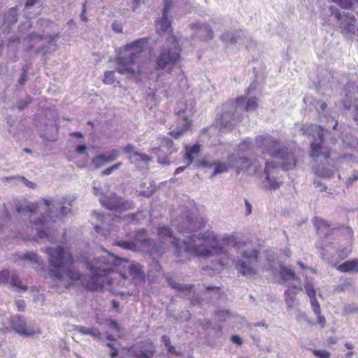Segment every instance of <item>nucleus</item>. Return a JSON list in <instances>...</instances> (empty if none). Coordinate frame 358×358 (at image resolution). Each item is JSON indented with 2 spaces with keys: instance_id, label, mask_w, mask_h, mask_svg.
Returning <instances> with one entry per match:
<instances>
[{
  "instance_id": "nucleus-21",
  "label": "nucleus",
  "mask_w": 358,
  "mask_h": 358,
  "mask_svg": "<svg viewBox=\"0 0 358 358\" xmlns=\"http://www.w3.org/2000/svg\"><path fill=\"white\" fill-rule=\"evenodd\" d=\"M335 17L339 22V27L343 34H354L356 18L349 12L336 13Z\"/></svg>"
},
{
  "instance_id": "nucleus-20",
  "label": "nucleus",
  "mask_w": 358,
  "mask_h": 358,
  "mask_svg": "<svg viewBox=\"0 0 358 358\" xmlns=\"http://www.w3.org/2000/svg\"><path fill=\"white\" fill-rule=\"evenodd\" d=\"M172 2L171 0H164V6L162 10V17H159L156 22V28L161 35L169 34L171 33L172 29L171 26V20L168 14L171 9Z\"/></svg>"
},
{
  "instance_id": "nucleus-53",
  "label": "nucleus",
  "mask_w": 358,
  "mask_h": 358,
  "mask_svg": "<svg viewBox=\"0 0 358 358\" xmlns=\"http://www.w3.org/2000/svg\"><path fill=\"white\" fill-rule=\"evenodd\" d=\"M15 306H17V311L23 312L24 311L25 303L22 300H18L15 301Z\"/></svg>"
},
{
  "instance_id": "nucleus-5",
  "label": "nucleus",
  "mask_w": 358,
  "mask_h": 358,
  "mask_svg": "<svg viewBox=\"0 0 358 358\" xmlns=\"http://www.w3.org/2000/svg\"><path fill=\"white\" fill-rule=\"evenodd\" d=\"M147 47L148 40L140 38L120 48L115 71L129 78H138L145 73L143 55Z\"/></svg>"
},
{
  "instance_id": "nucleus-25",
  "label": "nucleus",
  "mask_w": 358,
  "mask_h": 358,
  "mask_svg": "<svg viewBox=\"0 0 358 358\" xmlns=\"http://www.w3.org/2000/svg\"><path fill=\"white\" fill-rule=\"evenodd\" d=\"M234 102L236 106V112L239 113V114L244 111H255L258 106L257 100L255 98H249L247 99L245 97L241 96L236 99Z\"/></svg>"
},
{
  "instance_id": "nucleus-55",
  "label": "nucleus",
  "mask_w": 358,
  "mask_h": 358,
  "mask_svg": "<svg viewBox=\"0 0 358 358\" xmlns=\"http://www.w3.org/2000/svg\"><path fill=\"white\" fill-rule=\"evenodd\" d=\"M143 215L144 217L146 216L144 211L138 212L136 214H131V215H128V219L129 221L131 220V222H134L135 220V219L138 220V218H136V217L143 216Z\"/></svg>"
},
{
  "instance_id": "nucleus-11",
  "label": "nucleus",
  "mask_w": 358,
  "mask_h": 358,
  "mask_svg": "<svg viewBox=\"0 0 358 358\" xmlns=\"http://www.w3.org/2000/svg\"><path fill=\"white\" fill-rule=\"evenodd\" d=\"M112 261H114L117 266H122V269L128 273L131 279V284L135 285L141 283L145 280V271L143 266L135 262H129L127 259L120 258L119 257H110Z\"/></svg>"
},
{
  "instance_id": "nucleus-28",
  "label": "nucleus",
  "mask_w": 358,
  "mask_h": 358,
  "mask_svg": "<svg viewBox=\"0 0 358 358\" xmlns=\"http://www.w3.org/2000/svg\"><path fill=\"white\" fill-rule=\"evenodd\" d=\"M166 280L169 285L178 292L182 296L190 299L191 294L193 292V287L192 285L178 283L171 277H166Z\"/></svg>"
},
{
  "instance_id": "nucleus-40",
  "label": "nucleus",
  "mask_w": 358,
  "mask_h": 358,
  "mask_svg": "<svg viewBox=\"0 0 358 358\" xmlns=\"http://www.w3.org/2000/svg\"><path fill=\"white\" fill-rule=\"evenodd\" d=\"M94 229L97 234H101L105 238H108L112 236H115L114 232L115 231V229H113V227L110 228V229H103V228L96 225V226H95Z\"/></svg>"
},
{
  "instance_id": "nucleus-16",
  "label": "nucleus",
  "mask_w": 358,
  "mask_h": 358,
  "mask_svg": "<svg viewBox=\"0 0 358 358\" xmlns=\"http://www.w3.org/2000/svg\"><path fill=\"white\" fill-rule=\"evenodd\" d=\"M99 201L106 208L118 213L131 209L134 206L132 201L124 200L115 194H111L110 196H101Z\"/></svg>"
},
{
  "instance_id": "nucleus-33",
  "label": "nucleus",
  "mask_w": 358,
  "mask_h": 358,
  "mask_svg": "<svg viewBox=\"0 0 358 358\" xmlns=\"http://www.w3.org/2000/svg\"><path fill=\"white\" fill-rule=\"evenodd\" d=\"M313 223L318 231H320L325 235L327 234L330 225L327 223V221L321 218L315 217L313 219Z\"/></svg>"
},
{
  "instance_id": "nucleus-13",
  "label": "nucleus",
  "mask_w": 358,
  "mask_h": 358,
  "mask_svg": "<svg viewBox=\"0 0 358 358\" xmlns=\"http://www.w3.org/2000/svg\"><path fill=\"white\" fill-rule=\"evenodd\" d=\"M221 40L227 44L234 45L240 43L247 49L255 48L257 43L247 31L239 30L236 31H226L221 36Z\"/></svg>"
},
{
  "instance_id": "nucleus-32",
  "label": "nucleus",
  "mask_w": 358,
  "mask_h": 358,
  "mask_svg": "<svg viewBox=\"0 0 358 358\" xmlns=\"http://www.w3.org/2000/svg\"><path fill=\"white\" fill-rule=\"evenodd\" d=\"M338 270L341 272H356L358 271V261H348L339 265Z\"/></svg>"
},
{
  "instance_id": "nucleus-56",
  "label": "nucleus",
  "mask_w": 358,
  "mask_h": 358,
  "mask_svg": "<svg viewBox=\"0 0 358 358\" xmlns=\"http://www.w3.org/2000/svg\"><path fill=\"white\" fill-rule=\"evenodd\" d=\"M112 28L117 33H121L122 31V25L118 22H113L112 24Z\"/></svg>"
},
{
  "instance_id": "nucleus-58",
  "label": "nucleus",
  "mask_w": 358,
  "mask_h": 358,
  "mask_svg": "<svg viewBox=\"0 0 358 358\" xmlns=\"http://www.w3.org/2000/svg\"><path fill=\"white\" fill-rule=\"evenodd\" d=\"M231 341L239 346L242 345V339L238 336H231Z\"/></svg>"
},
{
  "instance_id": "nucleus-49",
  "label": "nucleus",
  "mask_w": 358,
  "mask_h": 358,
  "mask_svg": "<svg viewBox=\"0 0 358 358\" xmlns=\"http://www.w3.org/2000/svg\"><path fill=\"white\" fill-rule=\"evenodd\" d=\"M331 1L345 9L351 8L352 5V0H331Z\"/></svg>"
},
{
  "instance_id": "nucleus-35",
  "label": "nucleus",
  "mask_w": 358,
  "mask_h": 358,
  "mask_svg": "<svg viewBox=\"0 0 358 358\" xmlns=\"http://www.w3.org/2000/svg\"><path fill=\"white\" fill-rule=\"evenodd\" d=\"M220 242L224 245H236L237 244L235 234H224L220 238Z\"/></svg>"
},
{
  "instance_id": "nucleus-24",
  "label": "nucleus",
  "mask_w": 358,
  "mask_h": 358,
  "mask_svg": "<svg viewBox=\"0 0 358 358\" xmlns=\"http://www.w3.org/2000/svg\"><path fill=\"white\" fill-rule=\"evenodd\" d=\"M120 156V151L113 149L106 153L96 155L92 160V164L95 168H100L106 164L115 161Z\"/></svg>"
},
{
  "instance_id": "nucleus-8",
  "label": "nucleus",
  "mask_w": 358,
  "mask_h": 358,
  "mask_svg": "<svg viewBox=\"0 0 358 358\" xmlns=\"http://www.w3.org/2000/svg\"><path fill=\"white\" fill-rule=\"evenodd\" d=\"M241 258L236 264L238 272L246 278H252L258 273L259 252L252 248H247L240 252Z\"/></svg>"
},
{
  "instance_id": "nucleus-19",
  "label": "nucleus",
  "mask_w": 358,
  "mask_h": 358,
  "mask_svg": "<svg viewBox=\"0 0 358 358\" xmlns=\"http://www.w3.org/2000/svg\"><path fill=\"white\" fill-rule=\"evenodd\" d=\"M264 171V180L262 181L264 186L271 189H276L279 187L277 182L278 166L273 162H266Z\"/></svg>"
},
{
  "instance_id": "nucleus-14",
  "label": "nucleus",
  "mask_w": 358,
  "mask_h": 358,
  "mask_svg": "<svg viewBox=\"0 0 358 358\" xmlns=\"http://www.w3.org/2000/svg\"><path fill=\"white\" fill-rule=\"evenodd\" d=\"M341 104L344 108L350 110L355 113L354 119L358 122V85L348 83Z\"/></svg>"
},
{
  "instance_id": "nucleus-51",
  "label": "nucleus",
  "mask_w": 358,
  "mask_h": 358,
  "mask_svg": "<svg viewBox=\"0 0 358 358\" xmlns=\"http://www.w3.org/2000/svg\"><path fill=\"white\" fill-rule=\"evenodd\" d=\"M146 102L148 104H151L150 108H152V106H155L157 103V94L155 93L148 94L146 97Z\"/></svg>"
},
{
  "instance_id": "nucleus-1",
  "label": "nucleus",
  "mask_w": 358,
  "mask_h": 358,
  "mask_svg": "<svg viewBox=\"0 0 358 358\" xmlns=\"http://www.w3.org/2000/svg\"><path fill=\"white\" fill-rule=\"evenodd\" d=\"M206 224V220L197 216L195 209L182 212L172 221V225L177 229L178 231L184 234L196 233ZM158 236L163 244V246L160 245L159 248L150 239L145 238L144 230L133 233L132 240L117 241L114 244L124 250L150 254L163 252L169 245H171L176 249L175 253L177 257L183 256V253L189 257L216 256L219 259L203 268V270H211L215 273H220L233 261L231 255L219 245V241L213 231H207L198 234H193L182 242H180L173 235L169 227L163 226L158 228Z\"/></svg>"
},
{
  "instance_id": "nucleus-31",
  "label": "nucleus",
  "mask_w": 358,
  "mask_h": 358,
  "mask_svg": "<svg viewBox=\"0 0 358 358\" xmlns=\"http://www.w3.org/2000/svg\"><path fill=\"white\" fill-rule=\"evenodd\" d=\"M162 343H164V346H166V350H168L169 353L173 356H177L178 358H194L192 355H188L187 357H184L181 352H178L175 347H173L171 344V339L167 336H164L162 338Z\"/></svg>"
},
{
  "instance_id": "nucleus-26",
  "label": "nucleus",
  "mask_w": 358,
  "mask_h": 358,
  "mask_svg": "<svg viewBox=\"0 0 358 358\" xmlns=\"http://www.w3.org/2000/svg\"><path fill=\"white\" fill-rule=\"evenodd\" d=\"M196 37L201 41H209L213 38V32L210 27L204 23H195L191 24Z\"/></svg>"
},
{
  "instance_id": "nucleus-42",
  "label": "nucleus",
  "mask_w": 358,
  "mask_h": 358,
  "mask_svg": "<svg viewBox=\"0 0 358 358\" xmlns=\"http://www.w3.org/2000/svg\"><path fill=\"white\" fill-rule=\"evenodd\" d=\"M229 164L227 163V165L224 163H217L215 164V171L213 173L212 176H214L216 174L222 173L224 172H227L229 169Z\"/></svg>"
},
{
  "instance_id": "nucleus-63",
  "label": "nucleus",
  "mask_w": 358,
  "mask_h": 358,
  "mask_svg": "<svg viewBox=\"0 0 358 358\" xmlns=\"http://www.w3.org/2000/svg\"><path fill=\"white\" fill-rule=\"evenodd\" d=\"M86 150L85 145H79L77 146L76 150L78 153H83Z\"/></svg>"
},
{
  "instance_id": "nucleus-30",
  "label": "nucleus",
  "mask_w": 358,
  "mask_h": 358,
  "mask_svg": "<svg viewBox=\"0 0 358 358\" xmlns=\"http://www.w3.org/2000/svg\"><path fill=\"white\" fill-rule=\"evenodd\" d=\"M17 17L18 13L17 8L13 7L10 8L5 14L3 27L8 29L10 25L16 23Z\"/></svg>"
},
{
  "instance_id": "nucleus-27",
  "label": "nucleus",
  "mask_w": 358,
  "mask_h": 358,
  "mask_svg": "<svg viewBox=\"0 0 358 358\" xmlns=\"http://www.w3.org/2000/svg\"><path fill=\"white\" fill-rule=\"evenodd\" d=\"M123 150L129 155V159L131 162L138 166L141 164H147L151 159L148 155L136 152L134 147L131 145H127L124 148Z\"/></svg>"
},
{
  "instance_id": "nucleus-47",
  "label": "nucleus",
  "mask_w": 358,
  "mask_h": 358,
  "mask_svg": "<svg viewBox=\"0 0 358 358\" xmlns=\"http://www.w3.org/2000/svg\"><path fill=\"white\" fill-rule=\"evenodd\" d=\"M122 165V162H117L116 164H115L114 165L104 169L103 171H102V175L103 176H108V175H110L115 170H117L118 169H120Z\"/></svg>"
},
{
  "instance_id": "nucleus-3",
  "label": "nucleus",
  "mask_w": 358,
  "mask_h": 358,
  "mask_svg": "<svg viewBox=\"0 0 358 358\" xmlns=\"http://www.w3.org/2000/svg\"><path fill=\"white\" fill-rule=\"evenodd\" d=\"M73 199L64 198L62 201H51L43 199L41 203H27L18 199H13V206L16 212L22 216H27L29 222H25L21 229L15 233V238L22 241H36L47 237L50 241L55 242L51 236L52 224L60 219L71 213L70 208L62 206L60 210L56 213L53 208L61 204L68 203L71 206Z\"/></svg>"
},
{
  "instance_id": "nucleus-46",
  "label": "nucleus",
  "mask_w": 358,
  "mask_h": 358,
  "mask_svg": "<svg viewBox=\"0 0 358 358\" xmlns=\"http://www.w3.org/2000/svg\"><path fill=\"white\" fill-rule=\"evenodd\" d=\"M103 82L107 85L113 84L115 82V71H106L104 75Z\"/></svg>"
},
{
  "instance_id": "nucleus-43",
  "label": "nucleus",
  "mask_w": 358,
  "mask_h": 358,
  "mask_svg": "<svg viewBox=\"0 0 358 358\" xmlns=\"http://www.w3.org/2000/svg\"><path fill=\"white\" fill-rule=\"evenodd\" d=\"M343 141L345 145L352 148L358 147V141L357 139L354 140L351 134H347L343 138Z\"/></svg>"
},
{
  "instance_id": "nucleus-12",
  "label": "nucleus",
  "mask_w": 358,
  "mask_h": 358,
  "mask_svg": "<svg viewBox=\"0 0 358 358\" xmlns=\"http://www.w3.org/2000/svg\"><path fill=\"white\" fill-rule=\"evenodd\" d=\"M229 167L235 168L238 173L245 172L248 175H262L261 165L259 161L250 162L248 159L231 155L228 157Z\"/></svg>"
},
{
  "instance_id": "nucleus-10",
  "label": "nucleus",
  "mask_w": 358,
  "mask_h": 358,
  "mask_svg": "<svg viewBox=\"0 0 358 358\" xmlns=\"http://www.w3.org/2000/svg\"><path fill=\"white\" fill-rule=\"evenodd\" d=\"M280 276L285 283H288V289L285 292L286 304L291 307L294 301L296 294L302 291L300 279L295 276L293 271L286 267L280 268Z\"/></svg>"
},
{
  "instance_id": "nucleus-61",
  "label": "nucleus",
  "mask_w": 358,
  "mask_h": 358,
  "mask_svg": "<svg viewBox=\"0 0 358 358\" xmlns=\"http://www.w3.org/2000/svg\"><path fill=\"white\" fill-rule=\"evenodd\" d=\"M206 290L209 292H215L216 294H219V287H214V286H208L206 287Z\"/></svg>"
},
{
  "instance_id": "nucleus-29",
  "label": "nucleus",
  "mask_w": 358,
  "mask_h": 358,
  "mask_svg": "<svg viewBox=\"0 0 358 358\" xmlns=\"http://www.w3.org/2000/svg\"><path fill=\"white\" fill-rule=\"evenodd\" d=\"M305 290L310 298V301L315 313H320V305L315 299V290L313 285L310 282H306L305 285Z\"/></svg>"
},
{
  "instance_id": "nucleus-59",
  "label": "nucleus",
  "mask_w": 358,
  "mask_h": 358,
  "mask_svg": "<svg viewBox=\"0 0 358 358\" xmlns=\"http://www.w3.org/2000/svg\"><path fill=\"white\" fill-rule=\"evenodd\" d=\"M8 279V272L3 271L0 272V281L4 282Z\"/></svg>"
},
{
  "instance_id": "nucleus-23",
  "label": "nucleus",
  "mask_w": 358,
  "mask_h": 358,
  "mask_svg": "<svg viewBox=\"0 0 358 358\" xmlns=\"http://www.w3.org/2000/svg\"><path fill=\"white\" fill-rule=\"evenodd\" d=\"M15 262L22 261L30 264L36 271L43 270L44 268V262L35 252H27L26 253L17 254L14 259Z\"/></svg>"
},
{
  "instance_id": "nucleus-6",
  "label": "nucleus",
  "mask_w": 358,
  "mask_h": 358,
  "mask_svg": "<svg viewBox=\"0 0 358 358\" xmlns=\"http://www.w3.org/2000/svg\"><path fill=\"white\" fill-rule=\"evenodd\" d=\"M255 146L263 153L280 159L282 169L289 170L295 166L296 160L293 153L285 148L280 139L269 134L260 135L256 137Z\"/></svg>"
},
{
  "instance_id": "nucleus-57",
  "label": "nucleus",
  "mask_w": 358,
  "mask_h": 358,
  "mask_svg": "<svg viewBox=\"0 0 358 358\" xmlns=\"http://www.w3.org/2000/svg\"><path fill=\"white\" fill-rule=\"evenodd\" d=\"M27 80V72L26 71H23V72L21 73L20 79H19V84L20 85H23Z\"/></svg>"
},
{
  "instance_id": "nucleus-9",
  "label": "nucleus",
  "mask_w": 358,
  "mask_h": 358,
  "mask_svg": "<svg viewBox=\"0 0 358 358\" xmlns=\"http://www.w3.org/2000/svg\"><path fill=\"white\" fill-rule=\"evenodd\" d=\"M194 102L192 100H181L177 105L176 114L180 119H182V125L178 124L176 129L169 132L170 135L175 138H180L183 133L189 130L191 121L189 117L192 114Z\"/></svg>"
},
{
  "instance_id": "nucleus-38",
  "label": "nucleus",
  "mask_w": 358,
  "mask_h": 358,
  "mask_svg": "<svg viewBox=\"0 0 358 358\" xmlns=\"http://www.w3.org/2000/svg\"><path fill=\"white\" fill-rule=\"evenodd\" d=\"M10 283L13 286L21 290L25 291L27 287L26 285H22L19 276L16 274H12L10 278Z\"/></svg>"
},
{
  "instance_id": "nucleus-17",
  "label": "nucleus",
  "mask_w": 358,
  "mask_h": 358,
  "mask_svg": "<svg viewBox=\"0 0 358 358\" xmlns=\"http://www.w3.org/2000/svg\"><path fill=\"white\" fill-rule=\"evenodd\" d=\"M223 112L217 119V124L225 128H231L235 119L239 120V113L236 112V106L234 101L227 102L223 106Z\"/></svg>"
},
{
  "instance_id": "nucleus-4",
  "label": "nucleus",
  "mask_w": 358,
  "mask_h": 358,
  "mask_svg": "<svg viewBox=\"0 0 358 358\" xmlns=\"http://www.w3.org/2000/svg\"><path fill=\"white\" fill-rule=\"evenodd\" d=\"M337 125L338 121L331 119L328 122L326 129L319 125L308 124H303L301 128L303 134H308L313 138L310 157L315 162H320L321 164L315 166L314 171L316 175L322 178H331L334 173V166L330 163V148L326 145L325 136L329 134V129L331 127L335 129Z\"/></svg>"
},
{
  "instance_id": "nucleus-54",
  "label": "nucleus",
  "mask_w": 358,
  "mask_h": 358,
  "mask_svg": "<svg viewBox=\"0 0 358 358\" xmlns=\"http://www.w3.org/2000/svg\"><path fill=\"white\" fill-rule=\"evenodd\" d=\"M352 249L350 246L345 248L343 250H339V255L342 257H347L349 254L351 253Z\"/></svg>"
},
{
  "instance_id": "nucleus-34",
  "label": "nucleus",
  "mask_w": 358,
  "mask_h": 358,
  "mask_svg": "<svg viewBox=\"0 0 358 358\" xmlns=\"http://www.w3.org/2000/svg\"><path fill=\"white\" fill-rule=\"evenodd\" d=\"M200 150V145L199 144H195L193 146L188 148L186 147V152L185 155V158L187 160V164H190L193 162V155L197 154Z\"/></svg>"
},
{
  "instance_id": "nucleus-62",
  "label": "nucleus",
  "mask_w": 358,
  "mask_h": 358,
  "mask_svg": "<svg viewBox=\"0 0 358 358\" xmlns=\"http://www.w3.org/2000/svg\"><path fill=\"white\" fill-rule=\"evenodd\" d=\"M85 12H86V7H85V3H84L83 6V11H82V13L80 15V18H81V20L83 22H87V17L85 15Z\"/></svg>"
},
{
  "instance_id": "nucleus-36",
  "label": "nucleus",
  "mask_w": 358,
  "mask_h": 358,
  "mask_svg": "<svg viewBox=\"0 0 358 358\" xmlns=\"http://www.w3.org/2000/svg\"><path fill=\"white\" fill-rule=\"evenodd\" d=\"M172 145H173V141L171 139H170L169 138H164L160 147L153 148L152 151L155 153H157L159 150L162 149L164 151L165 150L166 152H171V148L172 147Z\"/></svg>"
},
{
  "instance_id": "nucleus-2",
  "label": "nucleus",
  "mask_w": 358,
  "mask_h": 358,
  "mask_svg": "<svg viewBox=\"0 0 358 358\" xmlns=\"http://www.w3.org/2000/svg\"><path fill=\"white\" fill-rule=\"evenodd\" d=\"M45 252L48 255L50 275L59 291L69 288L78 280L90 290L98 291L106 288L115 294H124L123 289L131 285V279L126 275L122 267L117 266L110 259V257H116L113 254L107 252L104 256L87 261L91 279L85 282L77 270L68 268L75 262L68 248L62 245L48 247Z\"/></svg>"
},
{
  "instance_id": "nucleus-18",
  "label": "nucleus",
  "mask_w": 358,
  "mask_h": 358,
  "mask_svg": "<svg viewBox=\"0 0 358 358\" xmlns=\"http://www.w3.org/2000/svg\"><path fill=\"white\" fill-rule=\"evenodd\" d=\"M128 352L135 358H152L155 354V347L152 342L145 340L131 346Z\"/></svg>"
},
{
  "instance_id": "nucleus-45",
  "label": "nucleus",
  "mask_w": 358,
  "mask_h": 358,
  "mask_svg": "<svg viewBox=\"0 0 358 358\" xmlns=\"http://www.w3.org/2000/svg\"><path fill=\"white\" fill-rule=\"evenodd\" d=\"M52 24V22L46 18H40L38 20L36 26L38 29L44 30L45 29L50 27Z\"/></svg>"
},
{
  "instance_id": "nucleus-39",
  "label": "nucleus",
  "mask_w": 358,
  "mask_h": 358,
  "mask_svg": "<svg viewBox=\"0 0 358 358\" xmlns=\"http://www.w3.org/2000/svg\"><path fill=\"white\" fill-rule=\"evenodd\" d=\"M10 283L13 286L21 290L25 291L27 287L26 285H22L19 276L16 274H12L10 278Z\"/></svg>"
},
{
  "instance_id": "nucleus-44",
  "label": "nucleus",
  "mask_w": 358,
  "mask_h": 358,
  "mask_svg": "<svg viewBox=\"0 0 358 358\" xmlns=\"http://www.w3.org/2000/svg\"><path fill=\"white\" fill-rule=\"evenodd\" d=\"M14 178H17V177H6L3 178L2 180L6 181H9L10 180H13ZM17 178L22 180V182L28 187L34 189L36 187L35 183L33 182L29 181L27 179H26L24 177L18 176Z\"/></svg>"
},
{
  "instance_id": "nucleus-37",
  "label": "nucleus",
  "mask_w": 358,
  "mask_h": 358,
  "mask_svg": "<svg viewBox=\"0 0 358 358\" xmlns=\"http://www.w3.org/2000/svg\"><path fill=\"white\" fill-rule=\"evenodd\" d=\"M254 145L252 143V141L250 138H246L245 139L238 148V151L240 153H245L252 149Z\"/></svg>"
},
{
  "instance_id": "nucleus-60",
  "label": "nucleus",
  "mask_w": 358,
  "mask_h": 358,
  "mask_svg": "<svg viewBox=\"0 0 358 358\" xmlns=\"http://www.w3.org/2000/svg\"><path fill=\"white\" fill-rule=\"evenodd\" d=\"M38 0H26L24 7L26 8H29L32 7L37 2Z\"/></svg>"
},
{
  "instance_id": "nucleus-64",
  "label": "nucleus",
  "mask_w": 358,
  "mask_h": 358,
  "mask_svg": "<svg viewBox=\"0 0 358 358\" xmlns=\"http://www.w3.org/2000/svg\"><path fill=\"white\" fill-rule=\"evenodd\" d=\"M351 181H355L358 180V171H354L351 176L349 178Z\"/></svg>"
},
{
  "instance_id": "nucleus-15",
  "label": "nucleus",
  "mask_w": 358,
  "mask_h": 358,
  "mask_svg": "<svg viewBox=\"0 0 358 358\" xmlns=\"http://www.w3.org/2000/svg\"><path fill=\"white\" fill-rule=\"evenodd\" d=\"M10 325L14 331L22 336H34L41 334L38 327L31 323L27 324L21 316H14Z\"/></svg>"
},
{
  "instance_id": "nucleus-52",
  "label": "nucleus",
  "mask_w": 358,
  "mask_h": 358,
  "mask_svg": "<svg viewBox=\"0 0 358 358\" xmlns=\"http://www.w3.org/2000/svg\"><path fill=\"white\" fill-rule=\"evenodd\" d=\"M106 346L111 349V352H110V357L116 358L117 356H118V349L115 348L113 344L108 343L107 344H106Z\"/></svg>"
},
{
  "instance_id": "nucleus-22",
  "label": "nucleus",
  "mask_w": 358,
  "mask_h": 358,
  "mask_svg": "<svg viewBox=\"0 0 358 358\" xmlns=\"http://www.w3.org/2000/svg\"><path fill=\"white\" fill-rule=\"evenodd\" d=\"M101 331L106 335V338L108 341H114L115 338L113 334L118 338H122L124 336V331L119 324L111 320H106L103 322L101 323Z\"/></svg>"
},
{
  "instance_id": "nucleus-50",
  "label": "nucleus",
  "mask_w": 358,
  "mask_h": 358,
  "mask_svg": "<svg viewBox=\"0 0 358 358\" xmlns=\"http://www.w3.org/2000/svg\"><path fill=\"white\" fill-rule=\"evenodd\" d=\"M316 110L318 111L320 115L325 112L327 104L324 102L317 101L315 104Z\"/></svg>"
},
{
  "instance_id": "nucleus-7",
  "label": "nucleus",
  "mask_w": 358,
  "mask_h": 358,
  "mask_svg": "<svg viewBox=\"0 0 358 358\" xmlns=\"http://www.w3.org/2000/svg\"><path fill=\"white\" fill-rule=\"evenodd\" d=\"M180 48L175 37H171L166 41L160 53L156 59V69L164 70L169 73L179 62Z\"/></svg>"
},
{
  "instance_id": "nucleus-41",
  "label": "nucleus",
  "mask_w": 358,
  "mask_h": 358,
  "mask_svg": "<svg viewBox=\"0 0 358 358\" xmlns=\"http://www.w3.org/2000/svg\"><path fill=\"white\" fill-rule=\"evenodd\" d=\"M80 332L86 335H90L97 339H99L101 337V332L96 329H88L85 327H80Z\"/></svg>"
},
{
  "instance_id": "nucleus-48",
  "label": "nucleus",
  "mask_w": 358,
  "mask_h": 358,
  "mask_svg": "<svg viewBox=\"0 0 358 358\" xmlns=\"http://www.w3.org/2000/svg\"><path fill=\"white\" fill-rule=\"evenodd\" d=\"M313 356L317 358H329L330 354L324 350H313Z\"/></svg>"
}]
</instances>
